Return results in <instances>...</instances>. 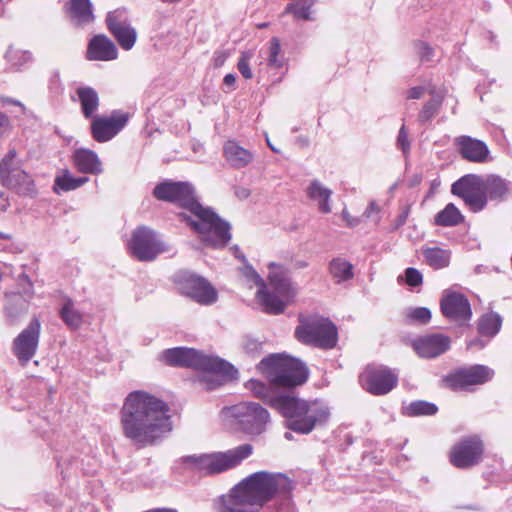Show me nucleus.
<instances>
[{"mask_svg": "<svg viewBox=\"0 0 512 512\" xmlns=\"http://www.w3.org/2000/svg\"><path fill=\"white\" fill-rule=\"evenodd\" d=\"M120 415L124 436L140 447L155 444L173 429L169 405L144 391L129 393Z\"/></svg>", "mask_w": 512, "mask_h": 512, "instance_id": "obj_1", "label": "nucleus"}, {"mask_svg": "<svg viewBox=\"0 0 512 512\" xmlns=\"http://www.w3.org/2000/svg\"><path fill=\"white\" fill-rule=\"evenodd\" d=\"M158 200L168 201L188 210L181 216L200 235L202 242L213 248H222L231 239L230 225L214 211L204 208L194 197V189L187 182H162L153 191Z\"/></svg>", "mask_w": 512, "mask_h": 512, "instance_id": "obj_2", "label": "nucleus"}, {"mask_svg": "<svg viewBox=\"0 0 512 512\" xmlns=\"http://www.w3.org/2000/svg\"><path fill=\"white\" fill-rule=\"evenodd\" d=\"M292 482L282 473L255 472L236 486L227 496L220 499L222 512H259L278 494H288Z\"/></svg>", "mask_w": 512, "mask_h": 512, "instance_id": "obj_3", "label": "nucleus"}, {"mask_svg": "<svg viewBox=\"0 0 512 512\" xmlns=\"http://www.w3.org/2000/svg\"><path fill=\"white\" fill-rule=\"evenodd\" d=\"M272 407L286 419L287 428L299 434H309L330 418V408L318 399L308 401L283 395L272 400Z\"/></svg>", "mask_w": 512, "mask_h": 512, "instance_id": "obj_4", "label": "nucleus"}, {"mask_svg": "<svg viewBox=\"0 0 512 512\" xmlns=\"http://www.w3.org/2000/svg\"><path fill=\"white\" fill-rule=\"evenodd\" d=\"M268 282L271 291L259 289L257 298L265 312L269 314H280L294 301L297 295V288L289 277V271L284 266L275 262L268 264Z\"/></svg>", "mask_w": 512, "mask_h": 512, "instance_id": "obj_5", "label": "nucleus"}, {"mask_svg": "<svg viewBox=\"0 0 512 512\" xmlns=\"http://www.w3.org/2000/svg\"><path fill=\"white\" fill-rule=\"evenodd\" d=\"M258 369L277 386H299L308 379V370L305 365L300 360L285 354H272L263 358Z\"/></svg>", "mask_w": 512, "mask_h": 512, "instance_id": "obj_6", "label": "nucleus"}, {"mask_svg": "<svg viewBox=\"0 0 512 512\" xmlns=\"http://www.w3.org/2000/svg\"><path fill=\"white\" fill-rule=\"evenodd\" d=\"M253 453L251 444H242L223 452L189 455L183 458L193 470L206 475L219 474L240 465Z\"/></svg>", "mask_w": 512, "mask_h": 512, "instance_id": "obj_7", "label": "nucleus"}, {"mask_svg": "<svg viewBox=\"0 0 512 512\" xmlns=\"http://www.w3.org/2000/svg\"><path fill=\"white\" fill-rule=\"evenodd\" d=\"M23 164L16 149H10L0 160V183L20 196L33 197L36 194L35 182Z\"/></svg>", "mask_w": 512, "mask_h": 512, "instance_id": "obj_8", "label": "nucleus"}, {"mask_svg": "<svg viewBox=\"0 0 512 512\" xmlns=\"http://www.w3.org/2000/svg\"><path fill=\"white\" fill-rule=\"evenodd\" d=\"M296 338L305 344L331 349L338 339L336 326L328 319L313 317L302 322L295 330Z\"/></svg>", "mask_w": 512, "mask_h": 512, "instance_id": "obj_9", "label": "nucleus"}, {"mask_svg": "<svg viewBox=\"0 0 512 512\" xmlns=\"http://www.w3.org/2000/svg\"><path fill=\"white\" fill-rule=\"evenodd\" d=\"M161 361L171 366L200 369L223 370L225 361L210 355H205L193 348L175 347L162 352Z\"/></svg>", "mask_w": 512, "mask_h": 512, "instance_id": "obj_10", "label": "nucleus"}, {"mask_svg": "<svg viewBox=\"0 0 512 512\" xmlns=\"http://www.w3.org/2000/svg\"><path fill=\"white\" fill-rule=\"evenodd\" d=\"M128 249L131 255L139 261H152L160 253L170 250L153 230L144 226L133 231Z\"/></svg>", "mask_w": 512, "mask_h": 512, "instance_id": "obj_11", "label": "nucleus"}, {"mask_svg": "<svg viewBox=\"0 0 512 512\" xmlns=\"http://www.w3.org/2000/svg\"><path fill=\"white\" fill-rule=\"evenodd\" d=\"M175 283L179 292L201 305L216 302V289L204 278L188 271H180L175 275Z\"/></svg>", "mask_w": 512, "mask_h": 512, "instance_id": "obj_12", "label": "nucleus"}, {"mask_svg": "<svg viewBox=\"0 0 512 512\" xmlns=\"http://www.w3.org/2000/svg\"><path fill=\"white\" fill-rule=\"evenodd\" d=\"M230 412L241 428L251 435L264 432L270 420L268 411L258 403L242 402L232 406Z\"/></svg>", "mask_w": 512, "mask_h": 512, "instance_id": "obj_13", "label": "nucleus"}, {"mask_svg": "<svg viewBox=\"0 0 512 512\" xmlns=\"http://www.w3.org/2000/svg\"><path fill=\"white\" fill-rule=\"evenodd\" d=\"M482 184V177L468 174L452 184L451 191L463 199L474 212L481 211L487 204V196Z\"/></svg>", "mask_w": 512, "mask_h": 512, "instance_id": "obj_14", "label": "nucleus"}, {"mask_svg": "<svg viewBox=\"0 0 512 512\" xmlns=\"http://www.w3.org/2000/svg\"><path fill=\"white\" fill-rule=\"evenodd\" d=\"M360 382L370 394L386 395L396 387L398 375L385 366H368L360 375Z\"/></svg>", "mask_w": 512, "mask_h": 512, "instance_id": "obj_15", "label": "nucleus"}, {"mask_svg": "<svg viewBox=\"0 0 512 512\" xmlns=\"http://www.w3.org/2000/svg\"><path fill=\"white\" fill-rule=\"evenodd\" d=\"M41 324L34 318L29 325L14 339L12 351L19 363L25 366L36 354Z\"/></svg>", "mask_w": 512, "mask_h": 512, "instance_id": "obj_16", "label": "nucleus"}, {"mask_svg": "<svg viewBox=\"0 0 512 512\" xmlns=\"http://www.w3.org/2000/svg\"><path fill=\"white\" fill-rule=\"evenodd\" d=\"M129 113L114 110L109 116H95L91 122L93 138L100 143L114 138L127 124Z\"/></svg>", "mask_w": 512, "mask_h": 512, "instance_id": "obj_17", "label": "nucleus"}, {"mask_svg": "<svg viewBox=\"0 0 512 512\" xmlns=\"http://www.w3.org/2000/svg\"><path fill=\"white\" fill-rule=\"evenodd\" d=\"M483 444L476 437L459 441L450 452V462L457 468H469L477 465L482 458Z\"/></svg>", "mask_w": 512, "mask_h": 512, "instance_id": "obj_18", "label": "nucleus"}, {"mask_svg": "<svg viewBox=\"0 0 512 512\" xmlns=\"http://www.w3.org/2000/svg\"><path fill=\"white\" fill-rule=\"evenodd\" d=\"M109 31L124 50H130L137 39L136 30L129 24L125 10L109 12L106 18Z\"/></svg>", "mask_w": 512, "mask_h": 512, "instance_id": "obj_19", "label": "nucleus"}, {"mask_svg": "<svg viewBox=\"0 0 512 512\" xmlns=\"http://www.w3.org/2000/svg\"><path fill=\"white\" fill-rule=\"evenodd\" d=\"M440 307L443 315L452 321L463 323L470 320L472 315L468 299L458 292H445Z\"/></svg>", "mask_w": 512, "mask_h": 512, "instance_id": "obj_20", "label": "nucleus"}, {"mask_svg": "<svg viewBox=\"0 0 512 512\" xmlns=\"http://www.w3.org/2000/svg\"><path fill=\"white\" fill-rule=\"evenodd\" d=\"M493 370L484 365H474L454 373L450 381L456 389H466L472 385H480L492 379Z\"/></svg>", "mask_w": 512, "mask_h": 512, "instance_id": "obj_21", "label": "nucleus"}, {"mask_svg": "<svg viewBox=\"0 0 512 512\" xmlns=\"http://www.w3.org/2000/svg\"><path fill=\"white\" fill-rule=\"evenodd\" d=\"M412 346L422 358H435L450 347L449 337L442 334H430L413 341Z\"/></svg>", "mask_w": 512, "mask_h": 512, "instance_id": "obj_22", "label": "nucleus"}, {"mask_svg": "<svg viewBox=\"0 0 512 512\" xmlns=\"http://www.w3.org/2000/svg\"><path fill=\"white\" fill-rule=\"evenodd\" d=\"M454 143L461 156L470 162L484 163L489 158L487 145L479 139L462 135L455 138Z\"/></svg>", "mask_w": 512, "mask_h": 512, "instance_id": "obj_23", "label": "nucleus"}, {"mask_svg": "<svg viewBox=\"0 0 512 512\" xmlns=\"http://www.w3.org/2000/svg\"><path fill=\"white\" fill-rule=\"evenodd\" d=\"M118 57L116 45L105 35L94 36L88 45L87 58L95 61H111Z\"/></svg>", "mask_w": 512, "mask_h": 512, "instance_id": "obj_24", "label": "nucleus"}, {"mask_svg": "<svg viewBox=\"0 0 512 512\" xmlns=\"http://www.w3.org/2000/svg\"><path fill=\"white\" fill-rule=\"evenodd\" d=\"M223 156L228 165L234 169H242L254 160V154L241 146L236 140H228L223 145Z\"/></svg>", "mask_w": 512, "mask_h": 512, "instance_id": "obj_25", "label": "nucleus"}, {"mask_svg": "<svg viewBox=\"0 0 512 512\" xmlns=\"http://www.w3.org/2000/svg\"><path fill=\"white\" fill-rule=\"evenodd\" d=\"M72 160L77 170L82 173L98 175L103 171L101 160L98 155L90 149H76L73 153Z\"/></svg>", "mask_w": 512, "mask_h": 512, "instance_id": "obj_26", "label": "nucleus"}, {"mask_svg": "<svg viewBox=\"0 0 512 512\" xmlns=\"http://www.w3.org/2000/svg\"><path fill=\"white\" fill-rule=\"evenodd\" d=\"M65 9L71 22L75 25H86L94 20L90 0H70L66 3Z\"/></svg>", "mask_w": 512, "mask_h": 512, "instance_id": "obj_27", "label": "nucleus"}, {"mask_svg": "<svg viewBox=\"0 0 512 512\" xmlns=\"http://www.w3.org/2000/svg\"><path fill=\"white\" fill-rule=\"evenodd\" d=\"M486 196L491 200H503L512 195V183L495 175L482 178Z\"/></svg>", "mask_w": 512, "mask_h": 512, "instance_id": "obj_28", "label": "nucleus"}, {"mask_svg": "<svg viewBox=\"0 0 512 512\" xmlns=\"http://www.w3.org/2000/svg\"><path fill=\"white\" fill-rule=\"evenodd\" d=\"M76 94L81 106V112L85 118L95 117V113L99 107V96L92 87L84 86L76 90Z\"/></svg>", "mask_w": 512, "mask_h": 512, "instance_id": "obj_29", "label": "nucleus"}, {"mask_svg": "<svg viewBox=\"0 0 512 512\" xmlns=\"http://www.w3.org/2000/svg\"><path fill=\"white\" fill-rule=\"evenodd\" d=\"M232 366L225 361L223 370L200 369L205 374L199 379V384L205 390H214L223 385L225 378L232 376Z\"/></svg>", "mask_w": 512, "mask_h": 512, "instance_id": "obj_30", "label": "nucleus"}, {"mask_svg": "<svg viewBox=\"0 0 512 512\" xmlns=\"http://www.w3.org/2000/svg\"><path fill=\"white\" fill-rule=\"evenodd\" d=\"M308 197L318 203V208L322 213L331 212L329 204L332 191L325 187L319 180H313L307 188Z\"/></svg>", "mask_w": 512, "mask_h": 512, "instance_id": "obj_31", "label": "nucleus"}, {"mask_svg": "<svg viewBox=\"0 0 512 512\" xmlns=\"http://www.w3.org/2000/svg\"><path fill=\"white\" fill-rule=\"evenodd\" d=\"M426 263L434 269H442L449 265L451 253L440 247H429L422 250Z\"/></svg>", "mask_w": 512, "mask_h": 512, "instance_id": "obj_32", "label": "nucleus"}, {"mask_svg": "<svg viewBox=\"0 0 512 512\" xmlns=\"http://www.w3.org/2000/svg\"><path fill=\"white\" fill-rule=\"evenodd\" d=\"M88 180V177H74L68 170H64L54 180V191L59 193V190L64 192L75 190L83 186Z\"/></svg>", "mask_w": 512, "mask_h": 512, "instance_id": "obj_33", "label": "nucleus"}, {"mask_svg": "<svg viewBox=\"0 0 512 512\" xmlns=\"http://www.w3.org/2000/svg\"><path fill=\"white\" fill-rule=\"evenodd\" d=\"M329 271L336 283H341L353 278V265L343 259L334 258L329 264Z\"/></svg>", "mask_w": 512, "mask_h": 512, "instance_id": "obj_34", "label": "nucleus"}, {"mask_svg": "<svg viewBox=\"0 0 512 512\" xmlns=\"http://www.w3.org/2000/svg\"><path fill=\"white\" fill-rule=\"evenodd\" d=\"M462 221L463 215L453 203L447 204L445 208L438 212L435 216V224L438 226H456Z\"/></svg>", "mask_w": 512, "mask_h": 512, "instance_id": "obj_35", "label": "nucleus"}, {"mask_svg": "<svg viewBox=\"0 0 512 512\" xmlns=\"http://www.w3.org/2000/svg\"><path fill=\"white\" fill-rule=\"evenodd\" d=\"M501 324H502L501 317L497 313L490 312V313L483 315L480 318L479 324H478V330H479V333L482 335L493 337L499 332V330L501 328Z\"/></svg>", "mask_w": 512, "mask_h": 512, "instance_id": "obj_36", "label": "nucleus"}, {"mask_svg": "<svg viewBox=\"0 0 512 512\" xmlns=\"http://www.w3.org/2000/svg\"><path fill=\"white\" fill-rule=\"evenodd\" d=\"M60 315L64 323L71 329H77L82 325L83 316L75 309L71 299H67L63 304Z\"/></svg>", "mask_w": 512, "mask_h": 512, "instance_id": "obj_37", "label": "nucleus"}, {"mask_svg": "<svg viewBox=\"0 0 512 512\" xmlns=\"http://www.w3.org/2000/svg\"><path fill=\"white\" fill-rule=\"evenodd\" d=\"M28 299L21 295H13L9 299V304L6 308V313L9 319L13 322L28 310Z\"/></svg>", "mask_w": 512, "mask_h": 512, "instance_id": "obj_38", "label": "nucleus"}, {"mask_svg": "<svg viewBox=\"0 0 512 512\" xmlns=\"http://www.w3.org/2000/svg\"><path fill=\"white\" fill-rule=\"evenodd\" d=\"M267 64L269 67L276 69H279L284 65V57L281 54V44L277 37H273L269 41Z\"/></svg>", "mask_w": 512, "mask_h": 512, "instance_id": "obj_39", "label": "nucleus"}, {"mask_svg": "<svg viewBox=\"0 0 512 512\" xmlns=\"http://www.w3.org/2000/svg\"><path fill=\"white\" fill-rule=\"evenodd\" d=\"M437 411L438 408L434 403L422 400L411 402L405 408V413L408 416H429L434 415Z\"/></svg>", "mask_w": 512, "mask_h": 512, "instance_id": "obj_40", "label": "nucleus"}, {"mask_svg": "<svg viewBox=\"0 0 512 512\" xmlns=\"http://www.w3.org/2000/svg\"><path fill=\"white\" fill-rule=\"evenodd\" d=\"M430 93L432 98L423 106L418 115V119L421 122L430 121L437 114L443 102L442 95Z\"/></svg>", "mask_w": 512, "mask_h": 512, "instance_id": "obj_41", "label": "nucleus"}, {"mask_svg": "<svg viewBox=\"0 0 512 512\" xmlns=\"http://www.w3.org/2000/svg\"><path fill=\"white\" fill-rule=\"evenodd\" d=\"M313 4V0H301L296 3H290L285 8L284 13H292L297 19L310 20V9Z\"/></svg>", "mask_w": 512, "mask_h": 512, "instance_id": "obj_42", "label": "nucleus"}, {"mask_svg": "<svg viewBox=\"0 0 512 512\" xmlns=\"http://www.w3.org/2000/svg\"><path fill=\"white\" fill-rule=\"evenodd\" d=\"M245 387L253 393L254 396L268 401L272 405V400L276 399L278 396L274 397L271 394V389L265 383L258 380H249Z\"/></svg>", "mask_w": 512, "mask_h": 512, "instance_id": "obj_43", "label": "nucleus"}, {"mask_svg": "<svg viewBox=\"0 0 512 512\" xmlns=\"http://www.w3.org/2000/svg\"><path fill=\"white\" fill-rule=\"evenodd\" d=\"M252 56V51H244L241 53V56L237 63V68L245 79H251L253 77V73L250 69V60Z\"/></svg>", "mask_w": 512, "mask_h": 512, "instance_id": "obj_44", "label": "nucleus"}, {"mask_svg": "<svg viewBox=\"0 0 512 512\" xmlns=\"http://www.w3.org/2000/svg\"><path fill=\"white\" fill-rule=\"evenodd\" d=\"M407 316L415 322L425 324L428 323L431 319V312L426 307H417L410 309L407 312Z\"/></svg>", "mask_w": 512, "mask_h": 512, "instance_id": "obj_45", "label": "nucleus"}, {"mask_svg": "<svg viewBox=\"0 0 512 512\" xmlns=\"http://www.w3.org/2000/svg\"><path fill=\"white\" fill-rule=\"evenodd\" d=\"M404 280L408 286L418 287L423 282V275L418 269L409 267L404 272Z\"/></svg>", "mask_w": 512, "mask_h": 512, "instance_id": "obj_46", "label": "nucleus"}, {"mask_svg": "<svg viewBox=\"0 0 512 512\" xmlns=\"http://www.w3.org/2000/svg\"><path fill=\"white\" fill-rule=\"evenodd\" d=\"M243 275L250 281L254 282L257 286H259V289L265 288V281L263 278L257 273L255 269H253L251 266H245L243 268Z\"/></svg>", "mask_w": 512, "mask_h": 512, "instance_id": "obj_47", "label": "nucleus"}, {"mask_svg": "<svg viewBox=\"0 0 512 512\" xmlns=\"http://www.w3.org/2000/svg\"><path fill=\"white\" fill-rule=\"evenodd\" d=\"M242 346L244 351L251 356L259 354L262 348V344L259 341L248 337L243 340Z\"/></svg>", "mask_w": 512, "mask_h": 512, "instance_id": "obj_48", "label": "nucleus"}, {"mask_svg": "<svg viewBox=\"0 0 512 512\" xmlns=\"http://www.w3.org/2000/svg\"><path fill=\"white\" fill-rule=\"evenodd\" d=\"M397 145L403 151V153H407L410 149V141L408 139V134L404 125L399 130Z\"/></svg>", "mask_w": 512, "mask_h": 512, "instance_id": "obj_49", "label": "nucleus"}, {"mask_svg": "<svg viewBox=\"0 0 512 512\" xmlns=\"http://www.w3.org/2000/svg\"><path fill=\"white\" fill-rule=\"evenodd\" d=\"M342 217H343V220L346 222L347 226H349V227H355L360 223V219L357 217L351 216L347 209H343Z\"/></svg>", "mask_w": 512, "mask_h": 512, "instance_id": "obj_50", "label": "nucleus"}, {"mask_svg": "<svg viewBox=\"0 0 512 512\" xmlns=\"http://www.w3.org/2000/svg\"><path fill=\"white\" fill-rule=\"evenodd\" d=\"M425 93V87L423 86H416L412 87L407 94V98L409 99H419L421 98Z\"/></svg>", "mask_w": 512, "mask_h": 512, "instance_id": "obj_51", "label": "nucleus"}, {"mask_svg": "<svg viewBox=\"0 0 512 512\" xmlns=\"http://www.w3.org/2000/svg\"><path fill=\"white\" fill-rule=\"evenodd\" d=\"M228 58V54L225 51H219L214 54L213 61L215 67H221L224 65Z\"/></svg>", "mask_w": 512, "mask_h": 512, "instance_id": "obj_52", "label": "nucleus"}, {"mask_svg": "<svg viewBox=\"0 0 512 512\" xmlns=\"http://www.w3.org/2000/svg\"><path fill=\"white\" fill-rule=\"evenodd\" d=\"M223 83L225 86L229 88V91H233L235 89L236 76L235 74L229 73L225 75L223 79Z\"/></svg>", "mask_w": 512, "mask_h": 512, "instance_id": "obj_53", "label": "nucleus"}, {"mask_svg": "<svg viewBox=\"0 0 512 512\" xmlns=\"http://www.w3.org/2000/svg\"><path fill=\"white\" fill-rule=\"evenodd\" d=\"M379 210L380 209L375 202H370L365 212L363 213V216L366 218H370L373 215V213H379Z\"/></svg>", "mask_w": 512, "mask_h": 512, "instance_id": "obj_54", "label": "nucleus"}, {"mask_svg": "<svg viewBox=\"0 0 512 512\" xmlns=\"http://www.w3.org/2000/svg\"><path fill=\"white\" fill-rule=\"evenodd\" d=\"M17 56H20L21 58L24 59V61H29L31 59V55L30 53L28 52H20V51H17L15 53H12V52H9L8 53V58L10 61H13Z\"/></svg>", "mask_w": 512, "mask_h": 512, "instance_id": "obj_55", "label": "nucleus"}, {"mask_svg": "<svg viewBox=\"0 0 512 512\" xmlns=\"http://www.w3.org/2000/svg\"><path fill=\"white\" fill-rule=\"evenodd\" d=\"M9 128H10V120H9L8 116L0 113V129H2L0 133L7 131Z\"/></svg>", "mask_w": 512, "mask_h": 512, "instance_id": "obj_56", "label": "nucleus"}, {"mask_svg": "<svg viewBox=\"0 0 512 512\" xmlns=\"http://www.w3.org/2000/svg\"><path fill=\"white\" fill-rule=\"evenodd\" d=\"M235 194L240 199H246L250 196V191L247 188L239 187L236 189Z\"/></svg>", "mask_w": 512, "mask_h": 512, "instance_id": "obj_57", "label": "nucleus"}, {"mask_svg": "<svg viewBox=\"0 0 512 512\" xmlns=\"http://www.w3.org/2000/svg\"><path fill=\"white\" fill-rule=\"evenodd\" d=\"M0 198L3 199V203L0 204V210L1 211H6L9 207V202H8V198L5 196L4 193H0Z\"/></svg>", "mask_w": 512, "mask_h": 512, "instance_id": "obj_58", "label": "nucleus"}, {"mask_svg": "<svg viewBox=\"0 0 512 512\" xmlns=\"http://www.w3.org/2000/svg\"><path fill=\"white\" fill-rule=\"evenodd\" d=\"M423 54H422V58H424L425 60H429L430 59V55L432 54V49L427 46V45H424L423 46Z\"/></svg>", "mask_w": 512, "mask_h": 512, "instance_id": "obj_59", "label": "nucleus"}, {"mask_svg": "<svg viewBox=\"0 0 512 512\" xmlns=\"http://www.w3.org/2000/svg\"><path fill=\"white\" fill-rule=\"evenodd\" d=\"M408 214H409V207H406V209L399 216V224L402 225L406 222Z\"/></svg>", "mask_w": 512, "mask_h": 512, "instance_id": "obj_60", "label": "nucleus"}, {"mask_svg": "<svg viewBox=\"0 0 512 512\" xmlns=\"http://www.w3.org/2000/svg\"><path fill=\"white\" fill-rule=\"evenodd\" d=\"M474 345H479L481 348L485 346V344L481 341V340H475V341H471L469 344H468V347H472Z\"/></svg>", "mask_w": 512, "mask_h": 512, "instance_id": "obj_61", "label": "nucleus"}, {"mask_svg": "<svg viewBox=\"0 0 512 512\" xmlns=\"http://www.w3.org/2000/svg\"><path fill=\"white\" fill-rule=\"evenodd\" d=\"M151 512H177V511L174 509H169V508H158V509L151 510Z\"/></svg>", "mask_w": 512, "mask_h": 512, "instance_id": "obj_62", "label": "nucleus"}, {"mask_svg": "<svg viewBox=\"0 0 512 512\" xmlns=\"http://www.w3.org/2000/svg\"><path fill=\"white\" fill-rule=\"evenodd\" d=\"M5 102L18 105L21 108V110L24 111V106L18 101L7 99Z\"/></svg>", "mask_w": 512, "mask_h": 512, "instance_id": "obj_63", "label": "nucleus"}, {"mask_svg": "<svg viewBox=\"0 0 512 512\" xmlns=\"http://www.w3.org/2000/svg\"><path fill=\"white\" fill-rule=\"evenodd\" d=\"M266 141H267V144H268V146L270 147V149H271L272 151H274V152H277V151H278V150L273 146V143H270V141H269V138H268V137H266Z\"/></svg>", "mask_w": 512, "mask_h": 512, "instance_id": "obj_64", "label": "nucleus"}]
</instances>
